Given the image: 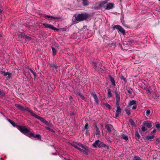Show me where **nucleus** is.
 <instances>
[{"label":"nucleus","instance_id":"obj_29","mask_svg":"<svg viewBox=\"0 0 160 160\" xmlns=\"http://www.w3.org/2000/svg\"><path fill=\"white\" fill-rule=\"evenodd\" d=\"M25 34H22V33H20L18 34V36L19 38H25Z\"/></svg>","mask_w":160,"mask_h":160},{"label":"nucleus","instance_id":"obj_18","mask_svg":"<svg viewBox=\"0 0 160 160\" xmlns=\"http://www.w3.org/2000/svg\"><path fill=\"white\" fill-rule=\"evenodd\" d=\"M8 121L14 127H16L17 128V126H18V125H17L16 124V123H15V122L12 121L11 120H10V119H8Z\"/></svg>","mask_w":160,"mask_h":160},{"label":"nucleus","instance_id":"obj_12","mask_svg":"<svg viewBox=\"0 0 160 160\" xmlns=\"http://www.w3.org/2000/svg\"><path fill=\"white\" fill-rule=\"evenodd\" d=\"M2 74L6 76L7 79H9L11 77V73L8 72H2Z\"/></svg>","mask_w":160,"mask_h":160},{"label":"nucleus","instance_id":"obj_55","mask_svg":"<svg viewBox=\"0 0 160 160\" xmlns=\"http://www.w3.org/2000/svg\"><path fill=\"white\" fill-rule=\"evenodd\" d=\"M2 12V11L0 9V13H1Z\"/></svg>","mask_w":160,"mask_h":160},{"label":"nucleus","instance_id":"obj_14","mask_svg":"<svg viewBox=\"0 0 160 160\" xmlns=\"http://www.w3.org/2000/svg\"><path fill=\"white\" fill-rule=\"evenodd\" d=\"M114 4L111 2L108 3L106 7V9L110 10L112 8L113 6L114 5Z\"/></svg>","mask_w":160,"mask_h":160},{"label":"nucleus","instance_id":"obj_4","mask_svg":"<svg viewBox=\"0 0 160 160\" xmlns=\"http://www.w3.org/2000/svg\"><path fill=\"white\" fill-rule=\"evenodd\" d=\"M17 128L22 133L24 134H27L30 132V130L24 126H17Z\"/></svg>","mask_w":160,"mask_h":160},{"label":"nucleus","instance_id":"obj_1","mask_svg":"<svg viewBox=\"0 0 160 160\" xmlns=\"http://www.w3.org/2000/svg\"><path fill=\"white\" fill-rule=\"evenodd\" d=\"M89 17V15L86 13L75 14L73 17L72 21L74 23H77L80 22L87 19Z\"/></svg>","mask_w":160,"mask_h":160},{"label":"nucleus","instance_id":"obj_39","mask_svg":"<svg viewBox=\"0 0 160 160\" xmlns=\"http://www.w3.org/2000/svg\"><path fill=\"white\" fill-rule=\"evenodd\" d=\"M129 122L132 125H134L135 124L134 121L132 119H130L129 120Z\"/></svg>","mask_w":160,"mask_h":160},{"label":"nucleus","instance_id":"obj_33","mask_svg":"<svg viewBox=\"0 0 160 160\" xmlns=\"http://www.w3.org/2000/svg\"><path fill=\"white\" fill-rule=\"evenodd\" d=\"M34 138H37L38 140H40L41 139V135L40 134H37L35 135Z\"/></svg>","mask_w":160,"mask_h":160},{"label":"nucleus","instance_id":"obj_31","mask_svg":"<svg viewBox=\"0 0 160 160\" xmlns=\"http://www.w3.org/2000/svg\"><path fill=\"white\" fill-rule=\"evenodd\" d=\"M136 137H137L139 139L140 138V136L137 131H136L135 133Z\"/></svg>","mask_w":160,"mask_h":160},{"label":"nucleus","instance_id":"obj_5","mask_svg":"<svg viewBox=\"0 0 160 160\" xmlns=\"http://www.w3.org/2000/svg\"><path fill=\"white\" fill-rule=\"evenodd\" d=\"M32 115L35 117L36 118L38 119L39 120H40L42 122L44 123L46 125H48V121H46V120L44 119V118H42L37 115H36L35 113L33 112Z\"/></svg>","mask_w":160,"mask_h":160},{"label":"nucleus","instance_id":"obj_25","mask_svg":"<svg viewBox=\"0 0 160 160\" xmlns=\"http://www.w3.org/2000/svg\"><path fill=\"white\" fill-rule=\"evenodd\" d=\"M35 135V134L33 132H30L28 133V134H27V136L29 137L30 136H32L34 137Z\"/></svg>","mask_w":160,"mask_h":160},{"label":"nucleus","instance_id":"obj_8","mask_svg":"<svg viewBox=\"0 0 160 160\" xmlns=\"http://www.w3.org/2000/svg\"><path fill=\"white\" fill-rule=\"evenodd\" d=\"M43 25L44 26V27L49 29H50L54 30H58V29L54 27L52 25L48 24L46 23H43Z\"/></svg>","mask_w":160,"mask_h":160},{"label":"nucleus","instance_id":"obj_16","mask_svg":"<svg viewBox=\"0 0 160 160\" xmlns=\"http://www.w3.org/2000/svg\"><path fill=\"white\" fill-rule=\"evenodd\" d=\"M107 3V1H104L101 2L99 5V7L100 8H102L105 7L106 4Z\"/></svg>","mask_w":160,"mask_h":160},{"label":"nucleus","instance_id":"obj_20","mask_svg":"<svg viewBox=\"0 0 160 160\" xmlns=\"http://www.w3.org/2000/svg\"><path fill=\"white\" fill-rule=\"evenodd\" d=\"M112 97V94L110 89H108V97L110 98Z\"/></svg>","mask_w":160,"mask_h":160},{"label":"nucleus","instance_id":"obj_38","mask_svg":"<svg viewBox=\"0 0 160 160\" xmlns=\"http://www.w3.org/2000/svg\"><path fill=\"white\" fill-rule=\"evenodd\" d=\"M145 126H144L143 125H142V126L141 129L142 130L143 132H145L146 130V128Z\"/></svg>","mask_w":160,"mask_h":160},{"label":"nucleus","instance_id":"obj_24","mask_svg":"<svg viewBox=\"0 0 160 160\" xmlns=\"http://www.w3.org/2000/svg\"><path fill=\"white\" fill-rule=\"evenodd\" d=\"M110 81L111 82H112V85H113L114 86H115V81L114 80V79L111 76L110 77Z\"/></svg>","mask_w":160,"mask_h":160},{"label":"nucleus","instance_id":"obj_11","mask_svg":"<svg viewBox=\"0 0 160 160\" xmlns=\"http://www.w3.org/2000/svg\"><path fill=\"white\" fill-rule=\"evenodd\" d=\"M143 125L148 128H151L152 127L151 122L149 121H144L143 123Z\"/></svg>","mask_w":160,"mask_h":160},{"label":"nucleus","instance_id":"obj_51","mask_svg":"<svg viewBox=\"0 0 160 160\" xmlns=\"http://www.w3.org/2000/svg\"><path fill=\"white\" fill-rule=\"evenodd\" d=\"M79 150L82 152H84L85 151L84 150L81 148H80V150Z\"/></svg>","mask_w":160,"mask_h":160},{"label":"nucleus","instance_id":"obj_23","mask_svg":"<svg viewBox=\"0 0 160 160\" xmlns=\"http://www.w3.org/2000/svg\"><path fill=\"white\" fill-rule=\"evenodd\" d=\"M121 137L122 138L126 141H127L128 139V137L124 134H123L121 135Z\"/></svg>","mask_w":160,"mask_h":160},{"label":"nucleus","instance_id":"obj_15","mask_svg":"<svg viewBox=\"0 0 160 160\" xmlns=\"http://www.w3.org/2000/svg\"><path fill=\"white\" fill-rule=\"evenodd\" d=\"M44 17L47 18H51L53 19H59V18L58 17H53L51 16H49L46 15H44Z\"/></svg>","mask_w":160,"mask_h":160},{"label":"nucleus","instance_id":"obj_43","mask_svg":"<svg viewBox=\"0 0 160 160\" xmlns=\"http://www.w3.org/2000/svg\"><path fill=\"white\" fill-rule=\"evenodd\" d=\"M5 94V93L3 91H0V95L4 96Z\"/></svg>","mask_w":160,"mask_h":160},{"label":"nucleus","instance_id":"obj_44","mask_svg":"<svg viewBox=\"0 0 160 160\" xmlns=\"http://www.w3.org/2000/svg\"><path fill=\"white\" fill-rule=\"evenodd\" d=\"M74 146L75 148H77V149H78V150H80V148L79 147H78L77 145H75Z\"/></svg>","mask_w":160,"mask_h":160},{"label":"nucleus","instance_id":"obj_41","mask_svg":"<svg viewBox=\"0 0 160 160\" xmlns=\"http://www.w3.org/2000/svg\"><path fill=\"white\" fill-rule=\"evenodd\" d=\"M150 113V111L149 110H148L146 111V115L148 116Z\"/></svg>","mask_w":160,"mask_h":160},{"label":"nucleus","instance_id":"obj_40","mask_svg":"<svg viewBox=\"0 0 160 160\" xmlns=\"http://www.w3.org/2000/svg\"><path fill=\"white\" fill-rule=\"evenodd\" d=\"M27 39H28V40H30L31 39V38L29 36H27V35H25V38Z\"/></svg>","mask_w":160,"mask_h":160},{"label":"nucleus","instance_id":"obj_10","mask_svg":"<svg viewBox=\"0 0 160 160\" xmlns=\"http://www.w3.org/2000/svg\"><path fill=\"white\" fill-rule=\"evenodd\" d=\"M116 108L117 109L115 113L116 118L118 117L119 116L121 111V109L119 106H117Z\"/></svg>","mask_w":160,"mask_h":160},{"label":"nucleus","instance_id":"obj_35","mask_svg":"<svg viewBox=\"0 0 160 160\" xmlns=\"http://www.w3.org/2000/svg\"><path fill=\"white\" fill-rule=\"evenodd\" d=\"M133 160H141L140 158L138 156H135L133 158Z\"/></svg>","mask_w":160,"mask_h":160},{"label":"nucleus","instance_id":"obj_26","mask_svg":"<svg viewBox=\"0 0 160 160\" xmlns=\"http://www.w3.org/2000/svg\"><path fill=\"white\" fill-rule=\"evenodd\" d=\"M78 96L82 98V99L83 100H85V98L84 97L82 94V93L80 92H78Z\"/></svg>","mask_w":160,"mask_h":160},{"label":"nucleus","instance_id":"obj_46","mask_svg":"<svg viewBox=\"0 0 160 160\" xmlns=\"http://www.w3.org/2000/svg\"><path fill=\"white\" fill-rule=\"evenodd\" d=\"M156 127L157 128H160V124L159 123L157 124L156 125Z\"/></svg>","mask_w":160,"mask_h":160},{"label":"nucleus","instance_id":"obj_50","mask_svg":"<svg viewBox=\"0 0 160 160\" xmlns=\"http://www.w3.org/2000/svg\"><path fill=\"white\" fill-rule=\"evenodd\" d=\"M128 92L130 94H131L132 93V92L131 91H130V90H128Z\"/></svg>","mask_w":160,"mask_h":160},{"label":"nucleus","instance_id":"obj_45","mask_svg":"<svg viewBox=\"0 0 160 160\" xmlns=\"http://www.w3.org/2000/svg\"><path fill=\"white\" fill-rule=\"evenodd\" d=\"M137 108V105H134L132 107V109H135Z\"/></svg>","mask_w":160,"mask_h":160},{"label":"nucleus","instance_id":"obj_6","mask_svg":"<svg viewBox=\"0 0 160 160\" xmlns=\"http://www.w3.org/2000/svg\"><path fill=\"white\" fill-rule=\"evenodd\" d=\"M115 95L116 104L117 106H119L120 102V96L119 94L117 91L114 92Z\"/></svg>","mask_w":160,"mask_h":160},{"label":"nucleus","instance_id":"obj_53","mask_svg":"<svg viewBox=\"0 0 160 160\" xmlns=\"http://www.w3.org/2000/svg\"><path fill=\"white\" fill-rule=\"evenodd\" d=\"M147 91H148V92L149 93H151V92L150 91V90H149V89H147Z\"/></svg>","mask_w":160,"mask_h":160},{"label":"nucleus","instance_id":"obj_37","mask_svg":"<svg viewBox=\"0 0 160 160\" xmlns=\"http://www.w3.org/2000/svg\"><path fill=\"white\" fill-rule=\"evenodd\" d=\"M52 51L53 54L54 55L56 53V49L55 48L53 47L52 48Z\"/></svg>","mask_w":160,"mask_h":160},{"label":"nucleus","instance_id":"obj_56","mask_svg":"<svg viewBox=\"0 0 160 160\" xmlns=\"http://www.w3.org/2000/svg\"><path fill=\"white\" fill-rule=\"evenodd\" d=\"M131 42H132V40H131Z\"/></svg>","mask_w":160,"mask_h":160},{"label":"nucleus","instance_id":"obj_52","mask_svg":"<svg viewBox=\"0 0 160 160\" xmlns=\"http://www.w3.org/2000/svg\"><path fill=\"white\" fill-rule=\"evenodd\" d=\"M156 132V130L155 129H154L153 130V131L151 132V133H155Z\"/></svg>","mask_w":160,"mask_h":160},{"label":"nucleus","instance_id":"obj_28","mask_svg":"<svg viewBox=\"0 0 160 160\" xmlns=\"http://www.w3.org/2000/svg\"><path fill=\"white\" fill-rule=\"evenodd\" d=\"M28 68L29 69V70L31 71V72L32 73V74L35 77H36V73L34 72L32 70V69L29 68L28 67Z\"/></svg>","mask_w":160,"mask_h":160},{"label":"nucleus","instance_id":"obj_2","mask_svg":"<svg viewBox=\"0 0 160 160\" xmlns=\"http://www.w3.org/2000/svg\"><path fill=\"white\" fill-rule=\"evenodd\" d=\"M93 146L95 148L97 147L99 148L107 147L108 148V146L106 144L102 142L99 140H96L93 143Z\"/></svg>","mask_w":160,"mask_h":160},{"label":"nucleus","instance_id":"obj_17","mask_svg":"<svg viewBox=\"0 0 160 160\" xmlns=\"http://www.w3.org/2000/svg\"><path fill=\"white\" fill-rule=\"evenodd\" d=\"M136 101L133 100L130 101L128 103V105L129 106H132L133 105H134L136 104Z\"/></svg>","mask_w":160,"mask_h":160},{"label":"nucleus","instance_id":"obj_19","mask_svg":"<svg viewBox=\"0 0 160 160\" xmlns=\"http://www.w3.org/2000/svg\"><path fill=\"white\" fill-rule=\"evenodd\" d=\"M82 4L83 6H87L89 5V3L87 0H82Z\"/></svg>","mask_w":160,"mask_h":160},{"label":"nucleus","instance_id":"obj_36","mask_svg":"<svg viewBox=\"0 0 160 160\" xmlns=\"http://www.w3.org/2000/svg\"><path fill=\"white\" fill-rule=\"evenodd\" d=\"M45 128H46V129L49 130V131H50L52 132H54V131L53 129L50 128L48 127H46Z\"/></svg>","mask_w":160,"mask_h":160},{"label":"nucleus","instance_id":"obj_22","mask_svg":"<svg viewBox=\"0 0 160 160\" xmlns=\"http://www.w3.org/2000/svg\"><path fill=\"white\" fill-rule=\"evenodd\" d=\"M154 138V136L153 135L151 136H147L146 137V139L148 140L152 139H153Z\"/></svg>","mask_w":160,"mask_h":160},{"label":"nucleus","instance_id":"obj_21","mask_svg":"<svg viewBox=\"0 0 160 160\" xmlns=\"http://www.w3.org/2000/svg\"><path fill=\"white\" fill-rule=\"evenodd\" d=\"M112 126L111 125H109L106 124L105 125V127L108 132H110L111 131V128Z\"/></svg>","mask_w":160,"mask_h":160},{"label":"nucleus","instance_id":"obj_57","mask_svg":"<svg viewBox=\"0 0 160 160\" xmlns=\"http://www.w3.org/2000/svg\"><path fill=\"white\" fill-rule=\"evenodd\" d=\"M72 98V97H71V98Z\"/></svg>","mask_w":160,"mask_h":160},{"label":"nucleus","instance_id":"obj_30","mask_svg":"<svg viewBox=\"0 0 160 160\" xmlns=\"http://www.w3.org/2000/svg\"><path fill=\"white\" fill-rule=\"evenodd\" d=\"M103 104L105 105L109 109H110L111 108V106L107 103H103Z\"/></svg>","mask_w":160,"mask_h":160},{"label":"nucleus","instance_id":"obj_32","mask_svg":"<svg viewBox=\"0 0 160 160\" xmlns=\"http://www.w3.org/2000/svg\"><path fill=\"white\" fill-rule=\"evenodd\" d=\"M125 111L126 112V113L128 115H130L131 112L128 109H125Z\"/></svg>","mask_w":160,"mask_h":160},{"label":"nucleus","instance_id":"obj_42","mask_svg":"<svg viewBox=\"0 0 160 160\" xmlns=\"http://www.w3.org/2000/svg\"><path fill=\"white\" fill-rule=\"evenodd\" d=\"M51 67L53 68H54L55 69H57V66H56L55 64H51Z\"/></svg>","mask_w":160,"mask_h":160},{"label":"nucleus","instance_id":"obj_27","mask_svg":"<svg viewBox=\"0 0 160 160\" xmlns=\"http://www.w3.org/2000/svg\"><path fill=\"white\" fill-rule=\"evenodd\" d=\"M92 65L96 69H97L98 68V67L97 63L94 62H93Z\"/></svg>","mask_w":160,"mask_h":160},{"label":"nucleus","instance_id":"obj_34","mask_svg":"<svg viewBox=\"0 0 160 160\" xmlns=\"http://www.w3.org/2000/svg\"><path fill=\"white\" fill-rule=\"evenodd\" d=\"M78 145L83 149H85V146L83 144H82L80 143H78Z\"/></svg>","mask_w":160,"mask_h":160},{"label":"nucleus","instance_id":"obj_47","mask_svg":"<svg viewBox=\"0 0 160 160\" xmlns=\"http://www.w3.org/2000/svg\"><path fill=\"white\" fill-rule=\"evenodd\" d=\"M121 79L124 80V81H126V79L123 76H122L121 77Z\"/></svg>","mask_w":160,"mask_h":160},{"label":"nucleus","instance_id":"obj_3","mask_svg":"<svg viewBox=\"0 0 160 160\" xmlns=\"http://www.w3.org/2000/svg\"><path fill=\"white\" fill-rule=\"evenodd\" d=\"M15 106L16 107L20 110L22 111H24L25 110L27 111L31 115L32 114L33 112L29 109L28 107L25 106H22L18 104H16Z\"/></svg>","mask_w":160,"mask_h":160},{"label":"nucleus","instance_id":"obj_48","mask_svg":"<svg viewBox=\"0 0 160 160\" xmlns=\"http://www.w3.org/2000/svg\"><path fill=\"white\" fill-rule=\"evenodd\" d=\"M88 126V123H86L85 125L84 128L85 129H87V128Z\"/></svg>","mask_w":160,"mask_h":160},{"label":"nucleus","instance_id":"obj_54","mask_svg":"<svg viewBox=\"0 0 160 160\" xmlns=\"http://www.w3.org/2000/svg\"><path fill=\"white\" fill-rule=\"evenodd\" d=\"M100 126H101V128H102L103 127V124L102 123L100 125Z\"/></svg>","mask_w":160,"mask_h":160},{"label":"nucleus","instance_id":"obj_7","mask_svg":"<svg viewBox=\"0 0 160 160\" xmlns=\"http://www.w3.org/2000/svg\"><path fill=\"white\" fill-rule=\"evenodd\" d=\"M113 28V29L116 28L117 29L119 32L122 33L123 34H125V31L124 29L120 25H117L114 26Z\"/></svg>","mask_w":160,"mask_h":160},{"label":"nucleus","instance_id":"obj_13","mask_svg":"<svg viewBox=\"0 0 160 160\" xmlns=\"http://www.w3.org/2000/svg\"><path fill=\"white\" fill-rule=\"evenodd\" d=\"M94 127L95 128V130L96 131V135H99L100 133V131L99 130V128H98L97 123H95L94 124Z\"/></svg>","mask_w":160,"mask_h":160},{"label":"nucleus","instance_id":"obj_49","mask_svg":"<svg viewBox=\"0 0 160 160\" xmlns=\"http://www.w3.org/2000/svg\"><path fill=\"white\" fill-rule=\"evenodd\" d=\"M160 141V139L159 138H158V139H157V140H156V142L157 143H158Z\"/></svg>","mask_w":160,"mask_h":160},{"label":"nucleus","instance_id":"obj_9","mask_svg":"<svg viewBox=\"0 0 160 160\" xmlns=\"http://www.w3.org/2000/svg\"><path fill=\"white\" fill-rule=\"evenodd\" d=\"M91 95L94 98L95 103L97 104H98L99 100L98 99V97L96 94L94 92H91Z\"/></svg>","mask_w":160,"mask_h":160}]
</instances>
